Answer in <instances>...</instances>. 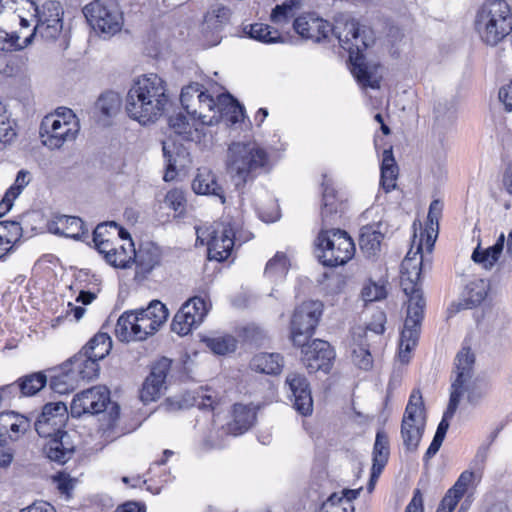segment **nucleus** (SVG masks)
Wrapping results in <instances>:
<instances>
[{"mask_svg":"<svg viewBox=\"0 0 512 512\" xmlns=\"http://www.w3.org/2000/svg\"><path fill=\"white\" fill-rule=\"evenodd\" d=\"M109 405V421L114 422L120 414L119 405L111 401L110 391L106 387H92L74 396L70 407L71 415L81 417L84 414H100L105 412Z\"/></svg>","mask_w":512,"mask_h":512,"instance_id":"nucleus-9","label":"nucleus"},{"mask_svg":"<svg viewBox=\"0 0 512 512\" xmlns=\"http://www.w3.org/2000/svg\"><path fill=\"white\" fill-rule=\"evenodd\" d=\"M384 235L374 226H363L359 234V246L366 257L376 256L381 247Z\"/></svg>","mask_w":512,"mask_h":512,"instance_id":"nucleus-31","label":"nucleus"},{"mask_svg":"<svg viewBox=\"0 0 512 512\" xmlns=\"http://www.w3.org/2000/svg\"><path fill=\"white\" fill-rule=\"evenodd\" d=\"M285 382L289 387L294 409L302 416L310 415L313 411V399L307 378L303 374L291 372Z\"/></svg>","mask_w":512,"mask_h":512,"instance_id":"nucleus-17","label":"nucleus"},{"mask_svg":"<svg viewBox=\"0 0 512 512\" xmlns=\"http://www.w3.org/2000/svg\"><path fill=\"white\" fill-rule=\"evenodd\" d=\"M435 123L439 127H448L455 120V107L448 100L439 101L434 106Z\"/></svg>","mask_w":512,"mask_h":512,"instance_id":"nucleus-48","label":"nucleus"},{"mask_svg":"<svg viewBox=\"0 0 512 512\" xmlns=\"http://www.w3.org/2000/svg\"><path fill=\"white\" fill-rule=\"evenodd\" d=\"M202 342L217 355H225L234 352L237 348V340L232 335L204 337Z\"/></svg>","mask_w":512,"mask_h":512,"instance_id":"nucleus-43","label":"nucleus"},{"mask_svg":"<svg viewBox=\"0 0 512 512\" xmlns=\"http://www.w3.org/2000/svg\"><path fill=\"white\" fill-rule=\"evenodd\" d=\"M60 128H65L64 120L61 121L55 114L45 116L40 125L41 139L44 140V138H50V135L57 134Z\"/></svg>","mask_w":512,"mask_h":512,"instance_id":"nucleus-51","label":"nucleus"},{"mask_svg":"<svg viewBox=\"0 0 512 512\" xmlns=\"http://www.w3.org/2000/svg\"><path fill=\"white\" fill-rule=\"evenodd\" d=\"M185 317L183 311H178L171 323V330L181 336L187 335L193 328V319L189 322Z\"/></svg>","mask_w":512,"mask_h":512,"instance_id":"nucleus-56","label":"nucleus"},{"mask_svg":"<svg viewBox=\"0 0 512 512\" xmlns=\"http://www.w3.org/2000/svg\"><path fill=\"white\" fill-rule=\"evenodd\" d=\"M63 365L78 382L93 381L98 378L100 372L99 363H96L95 359L88 356L83 349L65 361Z\"/></svg>","mask_w":512,"mask_h":512,"instance_id":"nucleus-21","label":"nucleus"},{"mask_svg":"<svg viewBox=\"0 0 512 512\" xmlns=\"http://www.w3.org/2000/svg\"><path fill=\"white\" fill-rule=\"evenodd\" d=\"M95 105L102 115L111 117L119 111L121 99L117 93L108 91L99 96Z\"/></svg>","mask_w":512,"mask_h":512,"instance_id":"nucleus-44","label":"nucleus"},{"mask_svg":"<svg viewBox=\"0 0 512 512\" xmlns=\"http://www.w3.org/2000/svg\"><path fill=\"white\" fill-rule=\"evenodd\" d=\"M97 251L104 256V259L108 263L115 256V245L111 239L107 240H95L93 241Z\"/></svg>","mask_w":512,"mask_h":512,"instance_id":"nucleus-61","label":"nucleus"},{"mask_svg":"<svg viewBox=\"0 0 512 512\" xmlns=\"http://www.w3.org/2000/svg\"><path fill=\"white\" fill-rule=\"evenodd\" d=\"M474 363L475 355L472 353L470 347H463L457 353L455 358L457 377L452 383V391L450 394L449 403L444 412L447 417L454 416L463 394V385L472 376Z\"/></svg>","mask_w":512,"mask_h":512,"instance_id":"nucleus-13","label":"nucleus"},{"mask_svg":"<svg viewBox=\"0 0 512 512\" xmlns=\"http://www.w3.org/2000/svg\"><path fill=\"white\" fill-rule=\"evenodd\" d=\"M386 314L382 310L373 313L371 321L367 324L366 329L376 334H382L385 331Z\"/></svg>","mask_w":512,"mask_h":512,"instance_id":"nucleus-60","label":"nucleus"},{"mask_svg":"<svg viewBox=\"0 0 512 512\" xmlns=\"http://www.w3.org/2000/svg\"><path fill=\"white\" fill-rule=\"evenodd\" d=\"M48 379L43 371L33 372L19 378L20 396L36 395L47 385Z\"/></svg>","mask_w":512,"mask_h":512,"instance_id":"nucleus-39","label":"nucleus"},{"mask_svg":"<svg viewBox=\"0 0 512 512\" xmlns=\"http://www.w3.org/2000/svg\"><path fill=\"white\" fill-rule=\"evenodd\" d=\"M62 28H63V20L62 19L53 20L52 23L37 20V24L34 27L32 33L24 39V45H25V47L29 46L33 42L34 37L37 33L43 39L55 40L61 33Z\"/></svg>","mask_w":512,"mask_h":512,"instance_id":"nucleus-37","label":"nucleus"},{"mask_svg":"<svg viewBox=\"0 0 512 512\" xmlns=\"http://www.w3.org/2000/svg\"><path fill=\"white\" fill-rule=\"evenodd\" d=\"M232 12L223 5L208 11L204 18V29H212L215 32H220L224 26L230 22Z\"/></svg>","mask_w":512,"mask_h":512,"instance_id":"nucleus-41","label":"nucleus"},{"mask_svg":"<svg viewBox=\"0 0 512 512\" xmlns=\"http://www.w3.org/2000/svg\"><path fill=\"white\" fill-rule=\"evenodd\" d=\"M322 226L329 227L337 224L345 210V203L341 200L333 186V182L326 175L322 181Z\"/></svg>","mask_w":512,"mask_h":512,"instance_id":"nucleus-18","label":"nucleus"},{"mask_svg":"<svg viewBox=\"0 0 512 512\" xmlns=\"http://www.w3.org/2000/svg\"><path fill=\"white\" fill-rule=\"evenodd\" d=\"M202 87L203 86L199 83H191L183 87L180 94L181 105L191 118L194 120L198 119L202 125L212 126L218 124L220 122L219 115L203 114V111H198L195 107V103L197 102V95L200 93V91H202Z\"/></svg>","mask_w":512,"mask_h":512,"instance_id":"nucleus-22","label":"nucleus"},{"mask_svg":"<svg viewBox=\"0 0 512 512\" xmlns=\"http://www.w3.org/2000/svg\"><path fill=\"white\" fill-rule=\"evenodd\" d=\"M300 6L299 0H286L280 5H276L271 12V21L273 23L287 22L294 16L295 10Z\"/></svg>","mask_w":512,"mask_h":512,"instance_id":"nucleus-49","label":"nucleus"},{"mask_svg":"<svg viewBox=\"0 0 512 512\" xmlns=\"http://www.w3.org/2000/svg\"><path fill=\"white\" fill-rule=\"evenodd\" d=\"M489 288V282L484 279H476L468 283L463 301L457 304V310L471 309L480 305L487 297Z\"/></svg>","mask_w":512,"mask_h":512,"instance_id":"nucleus-29","label":"nucleus"},{"mask_svg":"<svg viewBox=\"0 0 512 512\" xmlns=\"http://www.w3.org/2000/svg\"><path fill=\"white\" fill-rule=\"evenodd\" d=\"M505 244V236L503 233L500 234L496 243L491 247L484 249L486 251V256L489 258L490 264H494L498 261L501 252L504 249Z\"/></svg>","mask_w":512,"mask_h":512,"instance_id":"nucleus-63","label":"nucleus"},{"mask_svg":"<svg viewBox=\"0 0 512 512\" xmlns=\"http://www.w3.org/2000/svg\"><path fill=\"white\" fill-rule=\"evenodd\" d=\"M195 405L201 410H214L217 402V397L214 393L206 388L197 392V396L194 397Z\"/></svg>","mask_w":512,"mask_h":512,"instance_id":"nucleus-54","label":"nucleus"},{"mask_svg":"<svg viewBox=\"0 0 512 512\" xmlns=\"http://www.w3.org/2000/svg\"><path fill=\"white\" fill-rule=\"evenodd\" d=\"M288 268L289 261L286 254L277 252L275 256L267 262L264 274L269 278H284L288 272Z\"/></svg>","mask_w":512,"mask_h":512,"instance_id":"nucleus-46","label":"nucleus"},{"mask_svg":"<svg viewBox=\"0 0 512 512\" xmlns=\"http://www.w3.org/2000/svg\"><path fill=\"white\" fill-rule=\"evenodd\" d=\"M25 48L24 41L19 42V36L16 32L8 33L0 28V50L19 51Z\"/></svg>","mask_w":512,"mask_h":512,"instance_id":"nucleus-52","label":"nucleus"},{"mask_svg":"<svg viewBox=\"0 0 512 512\" xmlns=\"http://www.w3.org/2000/svg\"><path fill=\"white\" fill-rule=\"evenodd\" d=\"M172 361L166 357H162L156 361L149 375L146 377L140 390V400L144 403L156 401L165 387V381L170 371Z\"/></svg>","mask_w":512,"mask_h":512,"instance_id":"nucleus-15","label":"nucleus"},{"mask_svg":"<svg viewBox=\"0 0 512 512\" xmlns=\"http://www.w3.org/2000/svg\"><path fill=\"white\" fill-rule=\"evenodd\" d=\"M390 456V441L384 429L376 432L375 442L372 451V467L385 468Z\"/></svg>","mask_w":512,"mask_h":512,"instance_id":"nucleus-36","label":"nucleus"},{"mask_svg":"<svg viewBox=\"0 0 512 512\" xmlns=\"http://www.w3.org/2000/svg\"><path fill=\"white\" fill-rule=\"evenodd\" d=\"M60 370L59 374L50 378L49 387L54 393L68 394L78 386L79 382L63 364L60 366Z\"/></svg>","mask_w":512,"mask_h":512,"instance_id":"nucleus-40","label":"nucleus"},{"mask_svg":"<svg viewBox=\"0 0 512 512\" xmlns=\"http://www.w3.org/2000/svg\"><path fill=\"white\" fill-rule=\"evenodd\" d=\"M317 257L327 267L346 264L355 253L350 235L339 228L322 226L317 237Z\"/></svg>","mask_w":512,"mask_h":512,"instance_id":"nucleus-7","label":"nucleus"},{"mask_svg":"<svg viewBox=\"0 0 512 512\" xmlns=\"http://www.w3.org/2000/svg\"><path fill=\"white\" fill-rule=\"evenodd\" d=\"M256 421V412L249 405L236 403L232 409V420L227 423V433L233 436L242 435Z\"/></svg>","mask_w":512,"mask_h":512,"instance_id":"nucleus-25","label":"nucleus"},{"mask_svg":"<svg viewBox=\"0 0 512 512\" xmlns=\"http://www.w3.org/2000/svg\"><path fill=\"white\" fill-rule=\"evenodd\" d=\"M411 250L408 251L401 264V287L408 297L407 316L404 321V328L400 335V353L401 362H408V354L417 345L421 324L424 317V308L426 306L421 285L419 283L422 272V259L410 257Z\"/></svg>","mask_w":512,"mask_h":512,"instance_id":"nucleus-2","label":"nucleus"},{"mask_svg":"<svg viewBox=\"0 0 512 512\" xmlns=\"http://www.w3.org/2000/svg\"><path fill=\"white\" fill-rule=\"evenodd\" d=\"M192 120L193 122H190L186 115L179 112L168 118V125L181 141L198 142L201 139V131L195 126L197 119Z\"/></svg>","mask_w":512,"mask_h":512,"instance_id":"nucleus-26","label":"nucleus"},{"mask_svg":"<svg viewBox=\"0 0 512 512\" xmlns=\"http://www.w3.org/2000/svg\"><path fill=\"white\" fill-rule=\"evenodd\" d=\"M426 410L419 389H414L409 397L401 422V437L405 449L415 452L420 444L426 427Z\"/></svg>","mask_w":512,"mask_h":512,"instance_id":"nucleus-8","label":"nucleus"},{"mask_svg":"<svg viewBox=\"0 0 512 512\" xmlns=\"http://www.w3.org/2000/svg\"><path fill=\"white\" fill-rule=\"evenodd\" d=\"M163 157L166 161V169L163 176L164 181H173L178 171L184 170L191 164V157L188 148L183 143L169 138L162 143Z\"/></svg>","mask_w":512,"mask_h":512,"instance_id":"nucleus-16","label":"nucleus"},{"mask_svg":"<svg viewBox=\"0 0 512 512\" xmlns=\"http://www.w3.org/2000/svg\"><path fill=\"white\" fill-rule=\"evenodd\" d=\"M35 17L39 21L51 22L53 20L62 19L63 8L60 2L48 0L46 1L41 9L35 4Z\"/></svg>","mask_w":512,"mask_h":512,"instance_id":"nucleus-47","label":"nucleus"},{"mask_svg":"<svg viewBox=\"0 0 512 512\" xmlns=\"http://www.w3.org/2000/svg\"><path fill=\"white\" fill-rule=\"evenodd\" d=\"M83 13L92 28L100 33L111 36L122 29L123 14L115 0H94L84 7Z\"/></svg>","mask_w":512,"mask_h":512,"instance_id":"nucleus-11","label":"nucleus"},{"mask_svg":"<svg viewBox=\"0 0 512 512\" xmlns=\"http://www.w3.org/2000/svg\"><path fill=\"white\" fill-rule=\"evenodd\" d=\"M199 109L198 111H203V114H206V112H220V105H219V97L217 98V101L207 92L200 91V93L197 95V102Z\"/></svg>","mask_w":512,"mask_h":512,"instance_id":"nucleus-55","label":"nucleus"},{"mask_svg":"<svg viewBox=\"0 0 512 512\" xmlns=\"http://www.w3.org/2000/svg\"><path fill=\"white\" fill-rule=\"evenodd\" d=\"M42 452L51 462L58 465L66 464L76 452V443L73 435L68 432L46 438Z\"/></svg>","mask_w":512,"mask_h":512,"instance_id":"nucleus-20","label":"nucleus"},{"mask_svg":"<svg viewBox=\"0 0 512 512\" xmlns=\"http://www.w3.org/2000/svg\"><path fill=\"white\" fill-rule=\"evenodd\" d=\"M294 31L303 39L321 42L331 33L338 39L339 45L349 53L351 72L364 87L380 88L381 77L378 65L366 62L364 51L374 43L373 31L350 17L341 16L331 25L315 13H306L295 18Z\"/></svg>","mask_w":512,"mask_h":512,"instance_id":"nucleus-1","label":"nucleus"},{"mask_svg":"<svg viewBox=\"0 0 512 512\" xmlns=\"http://www.w3.org/2000/svg\"><path fill=\"white\" fill-rule=\"evenodd\" d=\"M361 295L365 302H374L385 299L387 296V291L384 285L372 282L369 285L363 287Z\"/></svg>","mask_w":512,"mask_h":512,"instance_id":"nucleus-53","label":"nucleus"},{"mask_svg":"<svg viewBox=\"0 0 512 512\" xmlns=\"http://www.w3.org/2000/svg\"><path fill=\"white\" fill-rule=\"evenodd\" d=\"M79 132V123L65 122V128H60L57 134L50 135V138L42 140L43 145L51 149H59L67 141H73Z\"/></svg>","mask_w":512,"mask_h":512,"instance_id":"nucleus-42","label":"nucleus"},{"mask_svg":"<svg viewBox=\"0 0 512 512\" xmlns=\"http://www.w3.org/2000/svg\"><path fill=\"white\" fill-rule=\"evenodd\" d=\"M20 396V383L19 379L11 384L0 387V407L5 400H10Z\"/></svg>","mask_w":512,"mask_h":512,"instance_id":"nucleus-64","label":"nucleus"},{"mask_svg":"<svg viewBox=\"0 0 512 512\" xmlns=\"http://www.w3.org/2000/svg\"><path fill=\"white\" fill-rule=\"evenodd\" d=\"M443 204L440 200H433L430 203L429 211L427 215V221H428V228L432 230V232L435 229H438L439 227V219L442 214Z\"/></svg>","mask_w":512,"mask_h":512,"instance_id":"nucleus-59","label":"nucleus"},{"mask_svg":"<svg viewBox=\"0 0 512 512\" xmlns=\"http://www.w3.org/2000/svg\"><path fill=\"white\" fill-rule=\"evenodd\" d=\"M169 311L160 300H152L146 308L124 312L117 320L115 334L122 342L145 340L167 321Z\"/></svg>","mask_w":512,"mask_h":512,"instance_id":"nucleus-4","label":"nucleus"},{"mask_svg":"<svg viewBox=\"0 0 512 512\" xmlns=\"http://www.w3.org/2000/svg\"><path fill=\"white\" fill-rule=\"evenodd\" d=\"M208 258L222 262L232 253L234 247V232L230 226H225L222 231H213L208 241Z\"/></svg>","mask_w":512,"mask_h":512,"instance_id":"nucleus-23","label":"nucleus"},{"mask_svg":"<svg viewBox=\"0 0 512 512\" xmlns=\"http://www.w3.org/2000/svg\"><path fill=\"white\" fill-rule=\"evenodd\" d=\"M219 105L220 112H214V114L219 115L220 120L225 116L231 124H236L245 117L244 106L229 93L219 96Z\"/></svg>","mask_w":512,"mask_h":512,"instance_id":"nucleus-34","label":"nucleus"},{"mask_svg":"<svg viewBox=\"0 0 512 512\" xmlns=\"http://www.w3.org/2000/svg\"><path fill=\"white\" fill-rule=\"evenodd\" d=\"M300 347L302 349V361L309 373L330 372L335 359V351L329 342L314 339L311 343L307 342Z\"/></svg>","mask_w":512,"mask_h":512,"instance_id":"nucleus-14","label":"nucleus"},{"mask_svg":"<svg viewBox=\"0 0 512 512\" xmlns=\"http://www.w3.org/2000/svg\"><path fill=\"white\" fill-rule=\"evenodd\" d=\"M323 313L319 301H305L297 306L290 321V339L294 346H303L314 335Z\"/></svg>","mask_w":512,"mask_h":512,"instance_id":"nucleus-10","label":"nucleus"},{"mask_svg":"<svg viewBox=\"0 0 512 512\" xmlns=\"http://www.w3.org/2000/svg\"><path fill=\"white\" fill-rule=\"evenodd\" d=\"M267 152L255 142H233L227 151V171L237 190L253 181L268 164Z\"/></svg>","mask_w":512,"mask_h":512,"instance_id":"nucleus-5","label":"nucleus"},{"mask_svg":"<svg viewBox=\"0 0 512 512\" xmlns=\"http://www.w3.org/2000/svg\"><path fill=\"white\" fill-rule=\"evenodd\" d=\"M68 421V409L64 402L46 403L39 415L35 417L34 429L42 438L68 433L64 428Z\"/></svg>","mask_w":512,"mask_h":512,"instance_id":"nucleus-12","label":"nucleus"},{"mask_svg":"<svg viewBox=\"0 0 512 512\" xmlns=\"http://www.w3.org/2000/svg\"><path fill=\"white\" fill-rule=\"evenodd\" d=\"M474 28L480 39L496 46L512 32V12L504 0H489L478 9Z\"/></svg>","mask_w":512,"mask_h":512,"instance_id":"nucleus-6","label":"nucleus"},{"mask_svg":"<svg viewBox=\"0 0 512 512\" xmlns=\"http://www.w3.org/2000/svg\"><path fill=\"white\" fill-rule=\"evenodd\" d=\"M34 413L28 416L15 411L0 413V446H4L9 440L16 441L31 427Z\"/></svg>","mask_w":512,"mask_h":512,"instance_id":"nucleus-19","label":"nucleus"},{"mask_svg":"<svg viewBox=\"0 0 512 512\" xmlns=\"http://www.w3.org/2000/svg\"><path fill=\"white\" fill-rule=\"evenodd\" d=\"M185 195L179 189L170 190L165 196V203L175 212L182 213L185 207Z\"/></svg>","mask_w":512,"mask_h":512,"instance_id":"nucleus-57","label":"nucleus"},{"mask_svg":"<svg viewBox=\"0 0 512 512\" xmlns=\"http://www.w3.org/2000/svg\"><path fill=\"white\" fill-rule=\"evenodd\" d=\"M474 476L475 474L473 471H463L456 480V482L454 483V485L450 489H448L446 494L450 495L453 499L459 502L460 499L466 493L469 485L472 483Z\"/></svg>","mask_w":512,"mask_h":512,"instance_id":"nucleus-50","label":"nucleus"},{"mask_svg":"<svg viewBox=\"0 0 512 512\" xmlns=\"http://www.w3.org/2000/svg\"><path fill=\"white\" fill-rule=\"evenodd\" d=\"M168 103L166 82L157 74L150 73L132 84L126 96V111L130 118L146 125L156 122Z\"/></svg>","mask_w":512,"mask_h":512,"instance_id":"nucleus-3","label":"nucleus"},{"mask_svg":"<svg viewBox=\"0 0 512 512\" xmlns=\"http://www.w3.org/2000/svg\"><path fill=\"white\" fill-rule=\"evenodd\" d=\"M131 260L132 257L127 255L125 248L120 246L115 247V256L108 261V264L116 268H127Z\"/></svg>","mask_w":512,"mask_h":512,"instance_id":"nucleus-62","label":"nucleus"},{"mask_svg":"<svg viewBox=\"0 0 512 512\" xmlns=\"http://www.w3.org/2000/svg\"><path fill=\"white\" fill-rule=\"evenodd\" d=\"M353 361L360 369L363 370H369L373 365V360L369 349L362 345L353 349Z\"/></svg>","mask_w":512,"mask_h":512,"instance_id":"nucleus-58","label":"nucleus"},{"mask_svg":"<svg viewBox=\"0 0 512 512\" xmlns=\"http://www.w3.org/2000/svg\"><path fill=\"white\" fill-rule=\"evenodd\" d=\"M243 33L254 40L265 44L283 42V36L279 31L268 24L253 23L243 27Z\"/></svg>","mask_w":512,"mask_h":512,"instance_id":"nucleus-32","label":"nucleus"},{"mask_svg":"<svg viewBox=\"0 0 512 512\" xmlns=\"http://www.w3.org/2000/svg\"><path fill=\"white\" fill-rule=\"evenodd\" d=\"M178 311H183L189 322L193 319V327H196L202 323L207 315L208 306L202 297L194 296L186 301Z\"/></svg>","mask_w":512,"mask_h":512,"instance_id":"nucleus-38","label":"nucleus"},{"mask_svg":"<svg viewBox=\"0 0 512 512\" xmlns=\"http://www.w3.org/2000/svg\"><path fill=\"white\" fill-rule=\"evenodd\" d=\"M82 349L88 356L95 359L96 363H99L112 349L111 337L107 333L99 332L95 334Z\"/></svg>","mask_w":512,"mask_h":512,"instance_id":"nucleus-35","label":"nucleus"},{"mask_svg":"<svg viewBox=\"0 0 512 512\" xmlns=\"http://www.w3.org/2000/svg\"><path fill=\"white\" fill-rule=\"evenodd\" d=\"M30 181L29 171L22 169L17 173L14 184L5 193L4 204L7 207L6 210L12 208L14 200L21 194Z\"/></svg>","mask_w":512,"mask_h":512,"instance_id":"nucleus-45","label":"nucleus"},{"mask_svg":"<svg viewBox=\"0 0 512 512\" xmlns=\"http://www.w3.org/2000/svg\"><path fill=\"white\" fill-rule=\"evenodd\" d=\"M133 252V261L136 264V278H145L160 263V249L153 243L143 244L138 251L133 250Z\"/></svg>","mask_w":512,"mask_h":512,"instance_id":"nucleus-24","label":"nucleus"},{"mask_svg":"<svg viewBox=\"0 0 512 512\" xmlns=\"http://www.w3.org/2000/svg\"><path fill=\"white\" fill-rule=\"evenodd\" d=\"M192 189L196 194L216 196L222 204L226 201L222 186L217 183L216 176L209 170H198L192 182Z\"/></svg>","mask_w":512,"mask_h":512,"instance_id":"nucleus-28","label":"nucleus"},{"mask_svg":"<svg viewBox=\"0 0 512 512\" xmlns=\"http://www.w3.org/2000/svg\"><path fill=\"white\" fill-rule=\"evenodd\" d=\"M283 365V356L279 353H259L250 362L252 370L268 375L279 374Z\"/></svg>","mask_w":512,"mask_h":512,"instance_id":"nucleus-30","label":"nucleus"},{"mask_svg":"<svg viewBox=\"0 0 512 512\" xmlns=\"http://www.w3.org/2000/svg\"><path fill=\"white\" fill-rule=\"evenodd\" d=\"M397 176L398 165L394 159L392 148L385 149L381 164L380 183L386 193L395 189Z\"/></svg>","mask_w":512,"mask_h":512,"instance_id":"nucleus-33","label":"nucleus"},{"mask_svg":"<svg viewBox=\"0 0 512 512\" xmlns=\"http://www.w3.org/2000/svg\"><path fill=\"white\" fill-rule=\"evenodd\" d=\"M50 230L57 235L79 240L87 232L83 221L76 216L59 215L50 225Z\"/></svg>","mask_w":512,"mask_h":512,"instance_id":"nucleus-27","label":"nucleus"}]
</instances>
